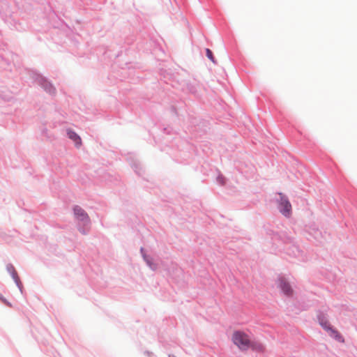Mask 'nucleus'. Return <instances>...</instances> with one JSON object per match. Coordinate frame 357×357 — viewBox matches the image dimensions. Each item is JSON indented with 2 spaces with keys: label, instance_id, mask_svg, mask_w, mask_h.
I'll return each instance as SVG.
<instances>
[{
  "label": "nucleus",
  "instance_id": "6",
  "mask_svg": "<svg viewBox=\"0 0 357 357\" xmlns=\"http://www.w3.org/2000/svg\"><path fill=\"white\" fill-rule=\"evenodd\" d=\"M67 134L68 137L75 142L77 146L79 147L82 145V139L76 132L71 130H68Z\"/></svg>",
  "mask_w": 357,
  "mask_h": 357
},
{
  "label": "nucleus",
  "instance_id": "1",
  "mask_svg": "<svg viewBox=\"0 0 357 357\" xmlns=\"http://www.w3.org/2000/svg\"><path fill=\"white\" fill-rule=\"evenodd\" d=\"M232 341L241 350H247L250 346L249 336L242 331H236L232 336Z\"/></svg>",
  "mask_w": 357,
  "mask_h": 357
},
{
  "label": "nucleus",
  "instance_id": "4",
  "mask_svg": "<svg viewBox=\"0 0 357 357\" xmlns=\"http://www.w3.org/2000/svg\"><path fill=\"white\" fill-rule=\"evenodd\" d=\"M278 286L282 289L283 293L287 296L292 294L293 290L289 284L286 281L284 278H280L278 279Z\"/></svg>",
  "mask_w": 357,
  "mask_h": 357
},
{
  "label": "nucleus",
  "instance_id": "8",
  "mask_svg": "<svg viewBox=\"0 0 357 357\" xmlns=\"http://www.w3.org/2000/svg\"><path fill=\"white\" fill-rule=\"evenodd\" d=\"M144 259L146 260L147 264L149 266V267L151 269H153V270L156 269V265L155 264H153L149 257H147L146 256H144Z\"/></svg>",
  "mask_w": 357,
  "mask_h": 357
},
{
  "label": "nucleus",
  "instance_id": "3",
  "mask_svg": "<svg viewBox=\"0 0 357 357\" xmlns=\"http://www.w3.org/2000/svg\"><path fill=\"white\" fill-rule=\"evenodd\" d=\"M280 201L279 204L280 211L285 216H289L291 211V205L288 199L282 194L279 193Z\"/></svg>",
  "mask_w": 357,
  "mask_h": 357
},
{
  "label": "nucleus",
  "instance_id": "5",
  "mask_svg": "<svg viewBox=\"0 0 357 357\" xmlns=\"http://www.w3.org/2000/svg\"><path fill=\"white\" fill-rule=\"evenodd\" d=\"M74 213L77 218L84 222H88L89 217L88 215L85 213V211L80 208L79 206H75L74 208Z\"/></svg>",
  "mask_w": 357,
  "mask_h": 357
},
{
  "label": "nucleus",
  "instance_id": "9",
  "mask_svg": "<svg viewBox=\"0 0 357 357\" xmlns=\"http://www.w3.org/2000/svg\"><path fill=\"white\" fill-rule=\"evenodd\" d=\"M206 56L207 57L212 61L213 63H215V59L213 55L212 52L209 49H206Z\"/></svg>",
  "mask_w": 357,
  "mask_h": 357
},
{
  "label": "nucleus",
  "instance_id": "10",
  "mask_svg": "<svg viewBox=\"0 0 357 357\" xmlns=\"http://www.w3.org/2000/svg\"><path fill=\"white\" fill-rule=\"evenodd\" d=\"M218 179H219L220 183L221 184H224L225 181H224V178H223L222 176H219V177H218Z\"/></svg>",
  "mask_w": 357,
  "mask_h": 357
},
{
  "label": "nucleus",
  "instance_id": "7",
  "mask_svg": "<svg viewBox=\"0 0 357 357\" xmlns=\"http://www.w3.org/2000/svg\"><path fill=\"white\" fill-rule=\"evenodd\" d=\"M250 348H251L252 350L258 351V352H263L265 350V347L263 344H261L259 342L251 341V340H250Z\"/></svg>",
  "mask_w": 357,
  "mask_h": 357
},
{
  "label": "nucleus",
  "instance_id": "2",
  "mask_svg": "<svg viewBox=\"0 0 357 357\" xmlns=\"http://www.w3.org/2000/svg\"><path fill=\"white\" fill-rule=\"evenodd\" d=\"M319 324L326 331H328V334L338 340H340V339L342 338V337L340 335V334L338 333V332L333 329V328L330 327V325L328 322V321L326 320V319L324 317V316H319Z\"/></svg>",
  "mask_w": 357,
  "mask_h": 357
}]
</instances>
